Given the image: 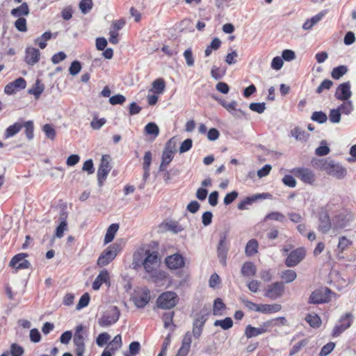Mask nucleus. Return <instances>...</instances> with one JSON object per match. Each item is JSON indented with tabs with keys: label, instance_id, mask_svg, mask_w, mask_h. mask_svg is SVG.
I'll use <instances>...</instances> for the list:
<instances>
[{
	"label": "nucleus",
	"instance_id": "1",
	"mask_svg": "<svg viewBox=\"0 0 356 356\" xmlns=\"http://www.w3.org/2000/svg\"><path fill=\"white\" fill-rule=\"evenodd\" d=\"M133 265L138 266L142 264L145 271L155 280H162L165 275L157 270L159 253L149 250L139 249L134 254Z\"/></svg>",
	"mask_w": 356,
	"mask_h": 356
},
{
	"label": "nucleus",
	"instance_id": "2",
	"mask_svg": "<svg viewBox=\"0 0 356 356\" xmlns=\"http://www.w3.org/2000/svg\"><path fill=\"white\" fill-rule=\"evenodd\" d=\"M311 163L316 169L324 171L337 179H343L347 175L346 168L327 157H314Z\"/></svg>",
	"mask_w": 356,
	"mask_h": 356
},
{
	"label": "nucleus",
	"instance_id": "3",
	"mask_svg": "<svg viewBox=\"0 0 356 356\" xmlns=\"http://www.w3.org/2000/svg\"><path fill=\"white\" fill-rule=\"evenodd\" d=\"M120 316V312L118 307L111 306L99 318L98 324L102 327L110 326L118 321Z\"/></svg>",
	"mask_w": 356,
	"mask_h": 356
},
{
	"label": "nucleus",
	"instance_id": "4",
	"mask_svg": "<svg viewBox=\"0 0 356 356\" xmlns=\"http://www.w3.org/2000/svg\"><path fill=\"white\" fill-rule=\"evenodd\" d=\"M178 302V296L175 292L166 291L161 293L156 300V305L159 308L170 309L176 306Z\"/></svg>",
	"mask_w": 356,
	"mask_h": 356
},
{
	"label": "nucleus",
	"instance_id": "5",
	"mask_svg": "<svg viewBox=\"0 0 356 356\" xmlns=\"http://www.w3.org/2000/svg\"><path fill=\"white\" fill-rule=\"evenodd\" d=\"M120 251V245L113 243L105 249L97 259V265L105 266L111 262Z\"/></svg>",
	"mask_w": 356,
	"mask_h": 356
},
{
	"label": "nucleus",
	"instance_id": "6",
	"mask_svg": "<svg viewBox=\"0 0 356 356\" xmlns=\"http://www.w3.org/2000/svg\"><path fill=\"white\" fill-rule=\"evenodd\" d=\"M331 290L327 287H321L314 290L310 295L308 303L318 305L328 302L330 300Z\"/></svg>",
	"mask_w": 356,
	"mask_h": 356
},
{
	"label": "nucleus",
	"instance_id": "7",
	"mask_svg": "<svg viewBox=\"0 0 356 356\" xmlns=\"http://www.w3.org/2000/svg\"><path fill=\"white\" fill-rule=\"evenodd\" d=\"M292 174L304 184L314 185L316 177L313 170L307 168H296L291 170Z\"/></svg>",
	"mask_w": 356,
	"mask_h": 356
},
{
	"label": "nucleus",
	"instance_id": "8",
	"mask_svg": "<svg viewBox=\"0 0 356 356\" xmlns=\"http://www.w3.org/2000/svg\"><path fill=\"white\" fill-rule=\"evenodd\" d=\"M27 253H19L15 255L10 261L9 266L17 270L27 269L31 267V263L26 259Z\"/></svg>",
	"mask_w": 356,
	"mask_h": 356
},
{
	"label": "nucleus",
	"instance_id": "9",
	"mask_svg": "<svg viewBox=\"0 0 356 356\" xmlns=\"http://www.w3.org/2000/svg\"><path fill=\"white\" fill-rule=\"evenodd\" d=\"M284 291V284L282 282H276L267 286L264 296L271 300H275L280 298Z\"/></svg>",
	"mask_w": 356,
	"mask_h": 356
},
{
	"label": "nucleus",
	"instance_id": "10",
	"mask_svg": "<svg viewBox=\"0 0 356 356\" xmlns=\"http://www.w3.org/2000/svg\"><path fill=\"white\" fill-rule=\"evenodd\" d=\"M305 250L303 248H298L291 252L285 260V264L288 267L297 266L305 257Z\"/></svg>",
	"mask_w": 356,
	"mask_h": 356
},
{
	"label": "nucleus",
	"instance_id": "11",
	"mask_svg": "<svg viewBox=\"0 0 356 356\" xmlns=\"http://www.w3.org/2000/svg\"><path fill=\"white\" fill-rule=\"evenodd\" d=\"M26 86V81L22 77H19L15 81L8 83L4 88V92L7 95H13L16 92L24 89Z\"/></svg>",
	"mask_w": 356,
	"mask_h": 356
},
{
	"label": "nucleus",
	"instance_id": "12",
	"mask_svg": "<svg viewBox=\"0 0 356 356\" xmlns=\"http://www.w3.org/2000/svg\"><path fill=\"white\" fill-rule=\"evenodd\" d=\"M350 82L341 83L337 88L334 96L337 99L346 101L351 97Z\"/></svg>",
	"mask_w": 356,
	"mask_h": 356
},
{
	"label": "nucleus",
	"instance_id": "13",
	"mask_svg": "<svg viewBox=\"0 0 356 356\" xmlns=\"http://www.w3.org/2000/svg\"><path fill=\"white\" fill-rule=\"evenodd\" d=\"M227 234L226 232L221 233L220 234V241L218 245V256L220 259V261L223 264H226V257L228 249L226 246V239Z\"/></svg>",
	"mask_w": 356,
	"mask_h": 356
},
{
	"label": "nucleus",
	"instance_id": "14",
	"mask_svg": "<svg viewBox=\"0 0 356 356\" xmlns=\"http://www.w3.org/2000/svg\"><path fill=\"white\" fill-rule=\"evenodd\" d=\"M40 58V51L34 47H29L25 50L24 60L29 65H34Z\"/></svg>",
	"mask_w": 356,
	"mask_h": 356
},
{
	"label": "nucleus",
	"instance_id": "15",
	"mask_svg": "<svg viewBox=\"0 0 356 356\" xmlns=\"http://www.w3.org/2000/svg\"><path fill=\"white\" fill-rule=\"evenodd\" d=\"M165 264L170 269H178L184 266V260L181 254H174L166 257Z\"/></svg>",
	"mask_w": 356,
	"mask_h": 356
},
{
	"label": "nucleus",
	"instance_id": "16",
	"mask_svg": "<svg viewBox=\"0 0 356 356\" xmlns=\"http://www.w3.org/2000/svg\"><path fill=\"white\" fill-rule=\"evenodd\" d=\"M207 320V315H200L196 317L193 323V335L198 339L202 332L203 327Z\"/></svg>",
	"mask_w": 356,
	"mask_h": 356
},
{
	"label": "nucleus",
	"instance_id": "17",
	"mask_svg": "<svg viewBox=\"0 0 356 356\" xmlns=\"http://www.w3.org/2000/svg\"><path fill=\"white\" fill-rule=\"evenodd\" d=\"M150 301V291L149 289H144L141 294L134 298L135 305L138 308H143Z\"/></svg>",
	"mask_w": 356,
	"mask_h": 356
},
{
	"label": "nucleus",
	"instance_id": "18",
	"mask_svg": "<svg viewBox=\"0 0 356 356\" xmlns=\"http://www.w3.org/2000/svg\"><path fill=\"white\" fill-rule=\"evenodd\" d=\"M318 230L323 233H327L332 227V223L328 214L326 212L319 213Z\"/></svg>",
	"mask_w": 356,
	"mask_h": 356
},
{
	"label": "nucleus",
	"instance_id": "19",
	"mask_svg": "<svg viewBox=\"0 0 356 356\" xmlns=\"http://www.w3.org/2000/svg\"><path fill=\"white\" fill-rule=\"evenodd\" d=\"M109 275L106 270L100 271L92 283V289L95 291L99 289L103 283L109 284Z\"/></svg>",
	"mask_w": 356,
	"mask_h": 356
},
{
	"label": "nucleus",
	"instance_id": "20",
	"mask_svg": "<svg viewBox=\"0 0 356 356\" xmlns=\"http://www.w3.org/2000/svg\"><path fill=\"white\" fill-rule=\"evenodd\" d=\"M178 139L176 137L170 138L165 144L163 156H171L177 152Z\"/></svg>",
	"mask_w": 356,
	"mask_h": 356
},
{
	"label": "nucleus",
	"instance_id": "21",
	"mask_svg": "<svg viewBox=\"0 0 356 356\" xmlns=\"http://www.w3.org/2000/svg\"><path fill=\"white\" fill-rule=\"evenodd\" d=\"M22 129V120L15 122L13 124L7 127L3 134V137L7 139L18 134Z\"/></svg>",
	"mask_w": 356,
	"mask_h": 356
},
{
	"label": "nucleus",
	"instance_id": "22",
	"mask_svg": "<svg viewBox=\"0 0 356 356\" xmlns=\"http://www.w3.org/2000/svg\"><path fill=\"white\" fill-rule=\"evenodd\" d=\"M221 104L228 112L234 115L240 116V115L244 114L241 109L237 108V102L236 101H223Z\"/></svg>",
	"mask_w": 356,
	"mask_h": 356
},
{
	"label": "nucleus",
	"instance_id": "23",
	"mask_svg": "<svg viewBox=\"0 0 356 356\" xmlns=\"http://www.w3.org/2000/svg\"><path fill=\"white\" fill-rule=\"evenodd\" d=\"M348 222V219L346 218V216L340 213L334 217L332 220V228L333 229H339L344 228Z\"/></svg>",
	"mask_w": 356,
	"mask_h": 356
},
{
	"label": "nucleus",
	"instance_id": "24",
	"mask_svg": "<svg viewBox=\"0 0 356 356\" xmlns=\"http://www.w3.org/2000/svg\"><path fill=\"white\" fill-rule=\"evenodd\" d=\"M122 345V337L120 334H118L108 343L105 349L108 350L111 353L114 354L117 350L121 348Z\"/></svg>",
	"mask_w": 356,
	"mask_h": 356
},
{
	"label": "nucleus",
	"instance_id": "25",
	"mask_svg": "<svg viewBox=\"0 0 356 356\" xmlns=\"http://www.w3.org/2000/svg\"><path fill=\"white\" fill-rule=\"evenodd\" d=\"M44 90V86L40 80H36L33 86L28 90L30 95H34L35 99H38Z\"/></svg>",
	"mask_w": 356,
	"mask_h": 356
},
{
	"label": "nucleus",
	"instance_id": "26",
	"mask_svg": "<svg viewBox=\"0 0 356 356\" xmlns=\"http://www.w3.org/2000/svg\"><path fill=\"white\" fill-rule=\"evenodd\" d=\"M282 309L281 305L279 304H261L259 305V312L263 314H273L280 311Z\"/></svg>",
	"mask_w": 356,
	"mask_h": 356
},
{
	"label": "nucleus",
	"instance_id": "27",
	"mask_svg": "<svg viewBox=\"0 0 356 356\" xmlns=\"http://www.w3.org/2000/svg\"><path fill=\"white\" fill-rule=\"evenodd\" d=\"M257 268L251 261L245 262L241 268V273L245 277H252L256 274Z\"/></svg>",
	"mask_w": 356,
	"mask_h": 356
},
{
	"label": "nucleus",
	"instance_id": "28",
	"mask_svg": "<svg viewBox=\"0 0 356 356\" xmlns=\"http://www.w3.org/2000/svg\"><path fill=\"white\" fill-rule=\"evenodd\" d=\"M66 218V213L63 212L59 218L60 222L56 229L55 235L57 238H61L63 236L64 231L66 230L67 226Z\"/></svg>",
	"mask_w": 356,
	"mask_h": 356
},
{
	"label": "nucleus",
	"instance_id": "29",
	"mask_svg": "<svg viewBox=\"0 0 356 356\" xmlns=\"http://www.w3.org/2000/svg\"><path fill=\"white\" fill-rule=\"evenodd\" d=\"M11 15L16 17H21L22 16H26L29 14V8L26 3H22L17 8H13L11 12Z\"/></svg>",
	"mask_w": 356,
	"mask_h": 356
},
{
	"label": "nucleus",
	"instance_id": "30",
	"mask_svg": "<svg viewBox=\"0 0 356 356\" xmlns=\"http://www.w3.org/2000/svg\"><path fill=\"white\" fill-rule=\"evenodd\" d=\"M119 229V225L117 223L111 224L107 229L106 233L104 236V243L107 244L111 242Z\"/></svg>",
	"mask_w": 356,
	"mask_h": 356
},
{
	"label": "nucleus",
	"instance_id": "31",
	"mask_svg": "<svg viewBox=\"0 0 356 356\" xmlns=\"http://www.w3.org/2000/svg\"><path fill=\"white\" fill-rule=\"evenodd\" d=\"M165 88V83L163 79L158 78L152 83V91L155 94H162Z\"/></svg>",
	"mask_w": 356,
	"mask_h": 356
},
{
	"label": "nucleus",
	"instance_id": "32",
	"mask_svg": "<svg viewBox=\"0 0 356 356\" xmlns=\"http://www.w3.org/2000/svg\"><path fill=\"white\" fill-rule=\"evenodd\" d=\"M291 134L293 137H294L297 140L300 141H306L308 138V134L307 132L299 127H296L293 128L291 131Z\"/></svg>",
	"mask_w": 356,
	"mask_h": 356
},
{
	"label": "nucleus",
	"instance_id": "33",
	"mask_svg": "<svg viewBox=\"0 0 356 356\" xmlns=\"http://www.w3.org/2000/svg\"><path fill=\"white\" fill-rule=\"evenodd\" d=\"M258 242L256 239H251L250 240L245 246V254L248 257L253 256L257 252L258 249Z\"/></svg>",
	"mask_w": 356,
	"mask_h": 356
},
{
	"label": "nucleus",
	"instance_id": "34",
	"mask_svg": "<svg viewBox=\"0 0 356 356\" xmlns=\"http://www.w3.org/2000/svg\"><path fill=\"white\" fill-rule=\"evenodd\" d=\"M22 128H24V132L26 138L29 140H31L34 136V124L32 120H29L26 122H23L22 120Z\"/></svg>",
	"mask_w": 356,
	"mask_h": 356
},
{
	"label": "nucleus",
	"instance_id": "35",
	"mask_svg": "<svg viewBox=\"0 0 356 356\" xmlns=\"http://www.w3.org/2000/svg\"><path fill=\"white\" fill-rule=\"evenodd\" d=\"M51 37V33L50 31H46L40 37L35 40V44H38L40 49H44L47 47V42L49 40Z\"/></svg>",
	"mask_w": 356,
	"mask_h": 356
},
{
	"label": "nucleus",
	"instance_id": "36",
	"mask_svg": "<svg viewBox=\"0 0 356 356\" xmlns=\"http://www.w3.org/2000/svg\"><path fill=\"white\" fill-rule=\"evenodd\" d=\"M324 13H320L312 17L311 19H307L302 25V29L305 30L311 29L316 24H317L323 17Z\"/></svg>",
	"mask_w": 356,
	"mask_h": 356
},
{
	"label": "nucleus",
	"instance_id": "37",
	"mask_svg": "<svg viewBox=\"0 0 356 356\" xmlns=\"http://www.w3.org/2000/svg\"><path fill=\"white\" fill-rule=\"evenodd\" d=\"M226 308L222 300L220 298L215 299L213 305V314L214 316H221L222 311Z\"/></svg>",
	"mask_w": 356,
	"mask_h": 356
},
{
	"label": "nucleus",
	"instance_id": "38",
	"mask_svg": "<svg viewBox=\"0 0 356 356\" xmlns=\"http://www.w3.org/2000/svg\"><path fill=\"white\" fill-rule=\"evenodd\" d=\"M174 312H165L163 314L162 319L164 323V327L168 328L170 326L172 327L171 330L174 331L176 325L172 323V319L174 317Z\"/></svg>",
	"mask_w": 356,
	"mask_h": 356
},
{
	"label": "nucleus",
	"instance_id": "39",
	"mask_svg": "<svg viewBox=\"0 0 356 356\" xmlns=\"http://www.w3.org/2000/svg\"><path fill=\"white\" fill-rule=\"evenodd\" d=\"M280 277L285 283L289 284L296 279L297 274L293 270H285L281 273Z\"/></svg>",
	"mask_w": 356,
	"mask_h": 356
},
{
	"label": "nucleus",
	"instance_id": "40",
	"mask_svg": "<svg viewBox=\"0 0 356 356\" xmlns=\"http://www.w3.org/2000/svg\"><path fill=\"white\" fill-rule=\"evenodd\" d=\"M305 321L312 327H319L321 324V318L317 314H307L305 316Z\"/></svg>",
	"mask_w": 356,
	"mask_h": 356
},
{
	"label": "nucleus",
	"instance_id": "41",
	"mask_svg": "<svg viewBox=\"0 0 356 356\" xmlns=\"http://www.w3.org/2000/svg\"><path fill=\"white\" fill-rule=\"evenodd\" d=\"M348 72V68L345 65H340L333 68L331 76L334 79L338 80L346 74Z\"/></svg>",
	"mask_w": 356,
	"mask_h": 356
},
{
	"label": "nucleus",
	"instance_id": "42",
	"mask_svg": "<svg viewBox=\"0 0 356 356\" xmlns=\"http://www.w3.org/2000/svg\"><path fill=\"white\" fill-rule=\"evenodd\" d=\"M262 332L260 330V327H254L251 325H248L246 326L245 330V335L248 339H250L252 337H255L260 334H262Z\"/></svg>",
	"mask_w": 356,
	"mask_h": 356
},
{
	"label": "nucleus",
	"instance_id": "43",
	"mask_svg": "<svg viewBox=\"0 0 356 356\" xmlns=\"http://www.w3.org/2000/svg\"><path fill=\"white\" fill-rule=\"evenodd\" d=\"M83 330V327L82 325H79L76 327V332H75L74 339H73V342H74V346H77L79 344L80 345L85 344L84 340H83V337L81 333Z\"/></svg>",
	"mask_w": 356,
	"mask_h": 356
},
{
	"label": "nucleus",
	"instance_id": "44",
	"mask_svg": "<svg viewBox=\"0 0 356 356\" xmlns=\"http://www.w3.org/2000/svg\"><path fill=\"white\" fill-rule=\"evenodd\" d=\"M214 326H220L222 329L226 330L233 326V321L230 317H226L223 320H216L213 323Z\"/></svg>",
	"mask_w": 356,
	"mask_h": 356
},
{
	"label": "nucleus",
	"instance_id": "45",
	"mask_svg": "<svg viewBox=\"0 0 356 356\" xmlns=\"http://www.w3.org/2000/svg\"><path fill=\"white\" fill-rule=\"evenodd\" d=\"M268 220H275V221H278L280 222H283L286 220V217L283 213H282L280 212L274 211V212H271V213L267 214L265 216L264 220L266 221Z\"/></svg>",
	"mask_w": 356,
	"mask_h": 356
},
{
	"label": "nucleus",
	"instance_id": "46",
	"mask_svg": "<svg viewBox=\"0 0 356 356\" xmlns=\"http://www.w3.org/2000/svg\"><path fill=\"white\" fill-rule=\"evenodd\" d=\"M145 131L147 134L156 138L159 134V129L154 122H149L145 127Z\"/></svg>",
	"mask_w": 356,
	"mask_h": 356
},
{
	"label": "nucleus",
	"instance_id": "47",
	"mask_svg": "<svg viewBox=\"0 0 356 356\" xmlns=\"http://www.w3.org/2000/svg\"><path fill=\"white\" fill-rule=\"evenodd\" d=\"M140 344L138 341H133L129 344V353H124V356H136L139 353Z\"/></svg>",
	"mask_w": 356,
	"mask_h": 356
},
{
	"label": "nucleus",
	"instance_id": "48",
	"mask_svg": "<svg viewBox=\"0 0 356 356\" xmlns=\"http://www.w3.org/2000/svg\"><path fill=\"white\" fill-rule=\"evenodd\" d=\"M353 320V315L350 313L348 312V313H346L344 315H343L340 318V319L339 321V323H340L343 326H345L346 330H347L348 328H349L351 326Z\"/></svg>",
	"mask_w": 356,
	"mask_h": 356
},
{
	"label": "nucleus",
	"instance_id": "49",
	"mask_svg": "<svg viewBox=\"0 0 356 356\" xmlns=\"http://www.w3.org/2000/svg\"><path fill=\"white\" fill-rule=\"evenodd\" d=\"M79 6L81 13L83 14H86L92 8V0H81L79 2Z\"/></svg>",
	"mask_w": 356,
	"mask_h": 356
},
{
	"label": "nucleus",
	"instance_id": "50",
	"mask_svg": "<svg viewBox=\"0 0 356 356\" xmlns=\"http://www.w3.org/2000/svg\"><path fill=\"white\" fill-rule=\"evenodd\" d=\"M311 119L320 124L325 122L327 120V115L323 111H315L312 113Z\"/></svg>",
	"mask_w": 356,
	"mask_h": 356
},
{
	"label": "nucleus",
	"instance_id": "51",
	"mask_svg": "<svg viewBox=\"0 0 356 356\" xmlns=\"http://www.w3.org/2000/svg\"><path fill=\"white\" fill-rule=\"evenodd\" d=\"M42 131L44 132L46 136L51 139L54 140L56 138V132L55 129L51 124H46L42 127Z\"/></svg>",
	"mask_w": 356,
	"mask_h": 356
},
{
	"label": "nucleus",
	"instance_id": "52",
	"mask_svg": "<svg viewBox=\"0 0 356 356\" xmlns=\"http://www.w3.org/2000/svg\"><path fill=\"white\" fill-rule=\"evenodd\" d=\"M90 297L88 293L83 294L79 299L78 304L76 305V309L77 310H80L81 309L88 306L90 302Z\"/></svg>",
	"mask_w": 356,
	"mask_h": 356
},
{
	"label": "nucleus",
	"instance_id": "53",
	"mask_svg": "<svg viewBox=\"0 0 356 356\" xmlns=\"http://www.w3.org/2000/svg\"><path fill=\"white\" fill-rule=\"evenodd\" d=\"M183 56L188 66L191 67L194 65L195 60L191 48L186 49L183 54Z\"/></svg>",
	"mask_w": 356,
	"mask_h": 356
},
{
	"label": "nucleus",
	"instance_id": "54",
	"mask_svg": "<svg viewBox=\"0 0 356 356\" xmlns=\"http://www.w3.org/2000/svg\"><path fill=\"white\" fill-rule=\"evenodd\" d=\"M111 336L107 332L99 334L96 339L98 346L103 347L110 340Z\"/></svg>",
	"mask_w": 356,
	"mask_h": 356
},
{
	"label": "nucleus",
	"instance_id": "55",
	"mask_svg": "<svg viewBox=\"0 0 356 356\" xmlns=\"http://www.w3.org/2000/svg\"><path fill=\"white\" fill-rule=\"evenodd\" d=\"M333 86V82L330 79H324L319 86L316 88V93L321 94L325 90H329Z\"/></svg>",
	"mask_w": 356,
	"mask_h": 356
},
{
	"label": "nucleus",
	"instance_id": "56",
	"mask_svg": "<svg viewBox=\"0 0 356 356\" xmlns=\"http://www.w3.org/2000/svg\"><path fill=\"white\" fill-rule=\"evenodd\" d=\"M15 28L21 32H26L27 31L26 20L24 17L18 18L15 22Z\"/></svg>",
	"mask_w": 356,
	"mask_h": 356
},
{
	"label": "nucleus",
	"instance_id": "57",
	"mask_svg": "<svg viewBox=\"0 0 356 356\" xmlns=\"http://www.w3.org/2000/svg\"><path fill=\"white\" fill-rule=\"evenodd\" d=\"M108 174V172H107V170L99 167L97 170V181L99 186H102L104 184Z\"/></svg>",
	"mask_w": 356,
	"mask_h": 356
},
{
	"label": "nucleus",
	"instance_id": "58",
	"mask_svg": "<svg viewBox=\"0 0 356 356\" xmlns=\"http://www.w3.org/2000/svg\"><path fill=\"white\" fill-rule=\"evenodd\" d=\"M24 353L23 347L17 343H13L10 346V355L12 356H22Z\"/></svg>",
	"mask_w": 356,
	"mask_h": 356
},
{
	"label": "nucleus",
	"instance_id": "59",
	"mask_svg": "<svg viewBox=\"0 0 356 356\" xmlns=\"http://www.w3.org/2000/svg\"><path fill=\"white\" fill-rule=\"evenodd\" d=\"M335 343L333 342H329L325 346H323L321 350L319 353L320 356H327L328 355L334 348Z\"/></svg>",
	"mask_w": 356,
	"mask_h": 356
},
{
	"label": "nucleus",
	"instance_id": "60",
	"mask_svg": "<svg viewBox=\"0 0 356 356\" xmlns=\"http://www.w3.org/2000/svg\"><path fill=\"white\" fill-rule=\"evenodd\" d=\"M329 118L332 123H338L341 120V112L337 109H332L329 114Z\"/></svg>",
	"mask_w": 356,
	"mask_h": 356
},
{
	"label": "nucleus",
	"instance_id": "61",
	"mask_svg": "<svg viewBox=\"0 0 356 356\" xmlns=\"http://www.w3.org/2000/svg\"><path fill=\"white\" fill-rule=\"evenodd\" d=\"M341 113L348 115L353 111V104L350 102H344L339 106Z\"/></svg>",
	"mask_w": 356,
	"mask_h": 356
},
{
	"label": "nucleus",
	"instance_id": "62",
	"mask_svg": "<svg viewBox=\"0 0 356 356\" xmlns=\"http://www.w3.org/2000/svg\"><path fill=\"white\" fill-rule=\"evenodd\" d=\"M81 70V65L79 61H73L69 68V72L71 75H76Z\"/></svg>",
	"mask_w": 356,
	"mask_h": 356
},
{
	"label": "nucleus",
	"instance_id": "63",
	"mask_svg": "<svg viewBox=\"0 0 356 356\" xmlns=\"http://www.w3.org/2000/svg\"><path fill=\"white\" fill-rule=\"evenodd\" d=\"M250 109L252 111L257 112L258 113H262L266 109L265 103H251L250 104Z\"/></svg>",
	"mask_w": 356,
	"mask_h": 356
},
{
	"label": "nucleus",
	"instance_id": "64",
	"mask_svg": "<svg viewBox=\"0 0 356 356\" xmlns=\"http://www.w3.org/2000/svg\"><path fill=\"white\" fill-rule=\"evenodd\" d=\"M126 99L124 95L118 94L110 97L109 102L112 105L122 104Z\"/></svg>",
	"mask_w": 356,
	"mask_h": 356
}]
</instances>
